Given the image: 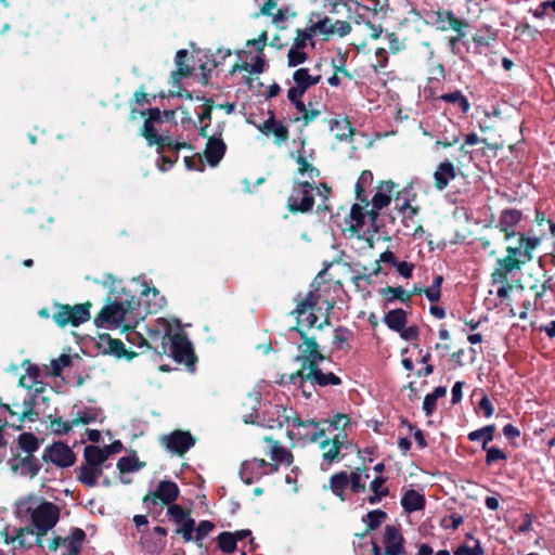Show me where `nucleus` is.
Masks as SVG:
<instances>
[{"label":"nucleus","mask_w":555,"mask_h":555,"mask_svg":"<svg viewBox=\"0 0 555 555\" xmlns=\"http://www.w3.org/2000/svg\"><path fill=\"white\" fill-rule=\"evenodd\" d=\"M276 424L279 427L292 426L293 428H304V433H298L304 438H308L311 442H318L323 437H325L326 428L322 425H328V428L333 430H340V433H345L347 427L350 425V417L347 414L337 413L333 415L331 418L323 420L321 422H315L314 420L302 421L297 417L292 409H285L275 406Z\"/></svg>","instance_id":"nucleus-1"},{"label":"nucleus","mask_w":555,"mask_h":555,"mask_svg":"<svg viewBox=\"0 0 555 555\" xmlns=\"http://www.w3.org/2000/svg\"><path fill=\"white\" fill-rule=\"evenodd\" d=\"M20 518L30 516L38 540L50 531L60 519V507L52 502L39 500L34 495L20 499L15 504Z\"/></svg>","instance_id":"nucleus-2"},{"label":"nucleus","mask_w":555,"mask_h":555,"mask_svg":"<svg viewBox=\"0 0 555 555\" xmlns=\"http://www.w3.org/2000/svg\"><path fill=\"white\" fill-rule=\"evenodd\" d=\"M23 367L25 369V374L21 376L18 385L29 390L30 393L23 400L20 420L24 421L27 418L34 421L38 417L35 406L38 404L39 396L46 390V384L40 380V369L37 365L26 360L23 362Z\"/></svg>","instance_id":"nucleus-3"},{"label":"nucleus","mask_w":555,"mask_h":555,"mask_svg":"<svg viewBox=\"0 0 555 555\" xmlns=\"http://www.w3.org/2000/svg\"><path fill=\"white\" fill-rule=\"evenodd\" d=\"M324 193L321 192L320 188H314L313 184L308 180L298 181L295 183L292 194L288 197L287 206L293 212H308L313 208L314 194L318 193L327 196L330 189L322 185Z\"/></svg>","instance_id":"nucleus-4"},{"label":"nucleus","mask_w":555,"mask_h":555,"mask_svg":"<svg viewBox=\"0 0 555 555\" xmlns=\"http://www.w3.org/2000/svg\"><path fill=\"white\" fill-rule=\"evenodd\" d=\"M320 449L322 450L321 469L327 470L333 463L344 459L345 453L343 451H350L351 443L346 433H338L332 439L322 440Z\"/></svg>","instance_id":"nucleus-5"},{"label":"nucleus","mask_w":555,"mask_h":555,"mask_svg":"<svg viewBox=\"0 0 555 555\" xmlns=\"http://www.w3.org/2000/svg\"><path fill=\"white\" fill-rule=\"evenodd\" d=\"M291 332L298 333L302 339V343L298 345L299 352L296 356V361L300 364L299 371H306L324 361L325 357L320 352L314 337H309L299 328H292Z\"/></svg>","instance_id":"nucleus-6"},{"label":"nucleus","mask_w":555,"mask_h":555,"mask_svg":"<svg viewBox=\"0 0 555 555\" xmlns=\"http://www.w3.org/2000/svg\"><path fill=\"white\" fill-rule=\"evenodd\" d=\"M55 308L53 320L61 327L66 325L79 326L90 319V304L56 305Z\"/></svg>","instance_id":"nucleus-7"},{"label":"nucleus","mask_w":555,"mask_h":555,"mask_svg":"<svg viewBox=\"0 0 555 555\" xmlns=\"http://www.w3.org/2000/svg\"><path fill=\"white\" fill-rule=\"evenodd\" d=\"M86 541V533L80 528H74L70 533L65 537H55L49 544L48 548L51 552L57 551L60 547L63 548L61 555H79Z\"/></svg>","instance_id":"nucleus-8"},{"label":"nucleus","mask_w":555,"mask_h":555,"mask_svg":"<svg viewBox=\"0 0 555 555\" xmlns=\"http://www.w3.org/2000/svg\"><path fill=\"white\" fill-rule=\"evenodd\" d=\"M276 470L278 465L262 459H253L242 464L240 476L245 483L251 485L258 481L262 476Z\"/></svg>","instance_id":"nucleus-9"},{"label":"nucleus","mask_w":555,"mask_h":555,"mask_svg":"<svg viewBox=\"0 0 555 555\" xmlns=\"http://www.w3.org/2000/svg\"><path fill=\"white\" fill-rule=\"evenodd\" d=\"M179 494L180 490L176 482L171 480H162L158 482L154 491H151L144 496L143 503L146 506L150 504L157 505L158 502L169 505L178 499Z\"/></svg>","instance_id":"nucleus-10"},{"label":"nucleus","mask_w":555,"mask_h":555,"mask_svg":"<svg viewBox=\"0 0 555 555\" xmlns=\"http://www.w3.org/2000/svg\"><path fill=\"white\" fill-rule=\"evenodd\" d=\"M518 245L507 246L506 254L522 261V266L533 259V250L541 244V238L538 236H527L525 233H518Z\"/></svg>","instance_id":"nucleus-11"},{"label":"nucleus","mask_w":555,"mask_h":555,"mask_svg":"<svg viewBox=\"0 0 555 555\" xmlns=\"http://www.w3.org/2000/svg\"><path fill=\"white\" fill-rule=\"evenodd\" d=\"M297 379H300L301 382L309 380L311 384L321 387L328 385L336 386L341 383L340 378L334 373H323L322 370L319 369V365H314L306 371H298L296 374L291 376V382L293 384H296Z\"/></svg>","instance_id":"nucleus-12"},{"label":"nucleus","mask_w":555,"mask_h":555,"mask_svg":"<svg viewBox=\"0 0 555 555\" xmlns=\"http://www.w3.org/2000/svg\"><path fill=\"white\" fill-rule=\"evenodd\" d=\"M162 441L168 451L178 455L185 454L195 444L194 437L189 431L182 430H175L164 436Z\"/></svg>","instance_id":"nucleus-13"},{"label":"nucleus","mask_w":555,"mask_h":555,"mask_svg":"<svg viewBox=\"0 0 555 555\" xmlns=\"http://www.w3.org/2000/svg\"><path fill=\"white\" fill-rule=\"evenodd\" d=\"M126 317V309L120 302H114L105 306L95 319V324L101 327L116 328L119 327Z\"/></svg>","instance_id":"nucleus-14"},{"label":"nucleus","mask_w":555,"mask_h":555,"mask_svg":"<svg viewBox=\"0 0 555 555\" xmlns=\"http://www.w3.org/2000/svg\"><path fill=\"white\" fill-rule=\"evenodd\" d=\"M44 456L59 467H69L76 461L73 450L63 442H55L47 448Z\"/></svg>","instance_id":"nucleus-15"},{"label":"nucleus","mask_w":555,"mask_h":555,"mask_svg":"<svg viewBox=\"0 0 555 555\" xmlns=\"http://www.w3.org/2000/svg\"><path fill=\"white\" fill-rule=\"evenodd\" d=\"M393 186L395 183L391 180L379 182L376 193L372 198V209L369 212L372 221L376 220L379 210L390 204Z\"/></svg>","instance_id":"nucleus-16"},{"label":"nucleus","mask_w":555,"mask_h":555,"mask_svg":"<svg viewBox=\"0 0 555 555\" xmlns=\"http://www.w3.org/2000/svg\"><path fill=\"white\" fill-rule=\"evenodd\" d=\"M10 468L16 475L34 478L40 470L39 460L34 455L13 457L9 461Z\"/></svg>","instance_id":"nucleus-17"},{"label":"nucleus","mask_w":555,"mask_h":555,"mask_svg":"<svg viewBox=\"0 0 555 555\" xmlns=\"http://www.w3.org/2000/svg\"><path fill=\"white\" fill-rule=\"evenodd\" d=\"M317 305V296L313 292H309L306 296V298L300 301L296 309L294 310V313L297 317L298 324L306 325L308 327H312L317 321L318 318L313 313V307Z\"/></svg>","instance_id":"nucleus-18"},{"label":"nucleus","mask_w":555,"mask_h":555,"mask_svg":"<svg viewBox=\"0 0 555 555\" xmlns=\"http://www.w3.org/2000/svg\"><path fill=\"white\" fill-rule=\"evenodd\" d=\"M522 220V212L515 208H508L502 210L498 228L504 233L505 240L508 241L514 236H517L515 229L517 224Z\"/></svg>","instance_id":"nucleus-19"},{"label":"nucleus","mask_w":555,"mask_h":555,"mask_svg":"<svg viewBox=\"0 0 555 555\" xmlns=\"http://www.w3.org/2000/svg\"><path fill=\"white\" fill-rule=\"evenodd\" d=\"M166 338L170 344L169 351L171 357L177 362H188L193 354L190 341L180 334H175L172 336L166 335L164 336V340Z\"/></svg>","instance_id":"nucleus-20"},{"label":"nucleus","mask_w":555,"mask_h":555,"mask_svg":"<svg viewBox=\"0 0 555 555\" xmlns=\"http://www.w3.org/2000/svg\"><path fill=\"white\" fill-rule=\"evenodd\" d=\"M521 266L522 261L514 258L509 254H506L503 258H499L491 273L492 283L507 281L508 274L513 271L520 270Z\"/></svg>","instance_id":"nucleus-21"},{"label":"nucleus","mask_w":555,"mask_h":555,"mask_svg":"<svg viewBox=\"0 0 555 555\" xmlns=\"http://www.w3.org/2000/svg\"><path fill=\"white\" fill-rule=\"evenodd\" d=\"M384 547L386 555H403L404 539L400 529L395 526H386L384 530Z\"/></svg>","instance_id":"nucleus-22"},{"label":"nucleus","mask_w":555,"mask_h":555,"mask_svg":"<svg viewBox=\"0 0 555 555\" xmlns=\"http://www.w3.org/2000/svg\"><path fill=\"white\" fill-rule=\"evenodd\" d=\"M258 129L266 135H274L275 143L278 144H282L288 139L287 127L284 126L281 121L276 120L273 114H271L268 119L259 125Z\"/></svg>","instance_id":"nucleus-23"},{"label":"nucleus","mask_w":555,"mask_h":555,"mask_svg":"<svg viewBox=\"0 0 555 555\" xmlns=\"http://www.w3.org/2000/svg\"><path fill=\"white\" fill-rule=\"evenodd\" d=\"M428 22L434 25L440 31H448L454 28V24L457 21V16L450 10H438L430 12L428 15Z\"/></svg>","instance_id":"nucleus-24"},{"label":"nucleus","mask_w":555,"mask_h":555,"mask_svg":"<svg viewBox=\"0 0 555 555\" xmlns=\"http://www.w3.org/2000/svg\"><path fill=\"white\" fill-rule=\"evenodd\" d=\"M455 167L450 160L440 163L434 172L436 189L439 191L444 190L449 182L455 178Z\"/></svg>","instance_id":"nucleus-25"},{"label":"nucleus","mask_w":555,"mask_h":555,"mask_svg":"<svg viewBox=\"0 0 555 555\" xmlns=\"http://www.w3.org/2000/svg\"><path fill=\"white\" fill-rule=\"evenodd\" d=\"M498 35L494 29L488 25L479 27L473 36V42L475 44V52L482 53L485 49L491 47L496 41Z\"/></svg>","instance_id":"nucleus-26"},{"label":"nucleus","mask_w":555,"mask_h":555,"mask_svg":"<svg viewBox=\"0 0 555 555\" xmlns=\"http://www.w3.org/2000/svg\"><path fill=\"white\" fill-rule=\"evenodd\" d=\"M308 27H309V31H312V35L314 37H317V36L328 37V36L334 35L333 20L327 16L320 17V14H318V13H312L310 15Z\"/></svg>","instance_id":"nucleus-27"},{"label":"nucleus","mask_w":555,"mask_h":555,"mask_svg":"<svg viewBox=\"0 0 555 555\" xmlns=\"http://www.w3.org/2000/svg\"><path fill=\"white\" fill-rule=\"evenodd\" d=\"M225 153V144L220 138L211 137L208 139L205 157L211 166H216Z\"/></svg>","instance_id":"nucleus-28"},{"label":"nucleus","mask_w":555,"mask_h":555,"mask_svg":"<svg viewBox=\"0 0 555 555\" xmlns=\"http://www.w3.org/2000/svg\"><path fill=\"white\" fill-rule=\"evenodd\" d=\"M102 473L103 467L85 463L78 469V480L88 487H94Z\"/></svg>","instance_id":"nucleus-29"},{"label":"nucleus","mask_w":555,"mask_h":555,"mask_svg":"<svg viewBox=\"0 0 555 555\" xmlns=\"http://www.w3.org/2000/svg\"><path fill=\"white\" fill-rule=\"evenodd\" d=\"M438 100L441 102L452 104L453 106L457 107L460 112L464 115H466L470 109V103L461 90H454L449 93H443L438 96Z\"/></svg>","instance_id":"nucleus-30"},{"label":"nucleus","mask_w":555,"mask_h":555,"mask_svg":"<svg viewBox=\"0 0 555 555\" xmlns=\"http://www.w3.org/2000/svg\"><path fill=\"white\" fill-rule=\"evenodd\" d=\"M330 129L335 133V137L339 141H347L352 139L353 129L351 128L350 121L346 117L331 119Z\"/></svg>","instance_id":"nucleus-31"},{"label":"nucleus","mask_w":555,"mask_h":555,"mask_svg":"<svg viewBox=\"0 0 555 555\" xmlns=\"http://www.w3.org/2000/svg\"><path fill=\"white\" fill-rule=\"evenodd\" d=\"M401 505L405 512L413 513L424 508L425 499L418 491L411 489L403 494Z\"/></svg>","instance_id":"nucleus-32"},{"label":"nucleus","mask_w":555,"mask_h":555,"mask_svg":"<svg viewBox=\"0 0 555 555\" xmlns=\"http://www.w3.org/2000/svg\"><path fill=\"white\" fill-rule=\"evenodd\" d=\"M152 534H154L156 537V541L155 542H152L150 540V533L146 532V534H143L141 537V543L143 545V547L147 551V552H157L158 550H160L164 545V539L165 537L167 535V531L164 527H160V526H156L153 528V531H152Z\"/></svg>","instance_id":"nucleus-33"},{"label":"nucleus","mask_w":555,"mask_h":555,"mask_svg":"<svg viewBox=\"0 0 555 555\" xmlns=\"http://www.w3.org/2000/svg\"><path fill=\"white\" fill-rule=\"evenodd\" d=\"M266 440L271 443L270 456L272 461L286 465H291L293 463L294 457L288 449L270 438H266Z\"/></svg>","instance_id":"nucleus-34"},{"label":"nucleus","mask_w":555,"mask_h":555,"mask_svg":"<svg viewBox=\"0 0 555 555\" xmlns=\"http://www.w3.org/2000/svg\"><path fill=\"white\" fill-rule=\"evenodd\" d=\"M86 463L102 467L103 463L108 459V451L96 446H87L83 450Z\"/></svg>","instance_id":"nucleus-35"},{"label":"nucleus","mask_w":555,"mask_h":555,"mask_svg":"<svg viewBox=\"0 0 555 555\" xmlns=\"http://www.w3.org/2000/svg\"><path fill=\"white\" fill-rule=\"evenodd\" d=\"M384 323L392 331H402L406 324V313L402 309L390 310L384 317Z\"/></svg>","instance_id":"nucleus-36"},{"label":"nucleus","mask_w":555,"mask_h":555,"mask_svg":"<svg viewBox=\"0 0 555 555\" xmlns=\"http://www.w3.org/2000/svg\"><path fill=\"white\" fill-rule=\"evenodd\" d=\"M373 183V173L370 170H364L360 175L357 183H356V197L361 203L365 204V207L369 205L367 196L365 194V190L370 188Z\"/></svg>","instance_id":"nucleus-37"},{"label":"nucleus","mask_w":555,"mask_h":555,"mask_svg":"<svg viewBox=\"0 0 555 555\" xmlns=\"http://www.w3.org/2000/svg\"><path fill=\"white\" fill-rule=\"evenodd\" d=\"M293 79L295 81V85L299 86L305 90H308V88L317 85L320 81L321 76H311L307 68H299L294 73Z\"/></svg>","instance_id":"nucleus-38"},{"label":"nucleus","mask_w":555,"mask_h":555,"mask_svg":"<svg viewBox=\"0 0 555 555\" xmlns=\"http://www.w3.org/2000/svg\"><path fill=\"white\" fill-rule=\"evenodd\" d=\"M370 211H365V207L360 204H353L350 209L348 223L353 231H359L363 224L365 216L369 215Z\"/></svg>","instance_id":"nucleus-39"},{"label":"nucleus","mask_w":555,"mask_h":555,"mask_svg":"<svg viewBox=\"0 0 555 555\" xmlns=\"http://www.w3.org/2000/svg\"><path fill=\"white\" fill-rule=\"evenodd\" d=\"M386 479L383 477H376L371 482V490L373 494L369 495L367 502L370 504H376L382 501L383 498L388 495V489L385 487Z\"/></svg>","instance_id":"nucleus-40"},{"label":"nucleus","mask_w":555,"mask_h":555,"mask_svg":"<svg viewBox=\"0 0 555 555\" xmlns=\"http://www.w3.org/2000/svg\"><path fill=\"white\" fill-rule=\"evenodd\" d=\"M349 476V488L352 492L359 493L363 492L365 490V485L367 479L370 478V475L366 470H361L357 468L356 470L351 472Z\"/></svg>","instance_id":"nucleus-41"},{"label":"nucleus","mask_w":555,"mask_h":555,"mask_svg":"<svg viewBox=\"0 0 555 555\" xmlns=\"http://www.w3.org/2000/svg\"><path fill=\"white\" fill-rule=\"evenodd\" d=\"M296 13L288 7L279 8L273 15H271L272 24L279 29H285L291 18L295 17Z\"/></svg>","instance_id":"nucleus-42"},{"label":"nucleus","mask_w":555,"mask_h":555,"mask_svg":"<svg viewBox=\"0 0 555 555\" xmlns=\"http://www.w3.org/2000/svg\"><path fill=\"white\" fill-rule=\"evenodd\" d=\"M99 412L92 408H86L83 410H78L74 415L72 414V424L76 426L79 425H88L98 420Z\"/></svg>","instance_id":"nucleus-43"},{"label":"nucleus","mask_w":555,"mask_h":555,"mask_svg":"<svg viewBox=\"0 0 555 555\" xmlns=\"http://www.w3.org/2000/svg\"><path fill=\"white\" fill-rule=\"evenodd\" d=\"M495 430L494 425H487L482 428H479L477 430L470 431L468 434V439L470 441H481L482 442V449H486L488 443L493 440V434Z\"/></svg>","instance_id":"nucleus-44"},{"label":"nucleus","mask_w":555,"mask_h":555,"mask_svg":"<svg viewBox=\"0 0 555 555\" xmlns=\"http://www.w3.org/2000/svg\"><path fill=\"white\" fill-rule=\"evenodd\" d=\"M297 164L298 173L302 178H307L306 180L310 181L313 184L314 179L318 178L320 175L319 170L301 155L297 157Z\"/></svg>","instance_id":"nucleus-45"},{"label":"nucleus","mask_w":555,"mask_h":555,"mask_svg":"<svg viewBox=\"0 0 555 555\" xmlns=\"http://www.w3.org/2000/svg\"><path fill=\"white\" fill-rule=\"evenodd\" d=\"M266 62L263 54H257L253 63H244L242 65H235L233 72L245 70L249 74H261L264 70Z\"/></svg>","instance_id":"nucleus-46"},{"label":"nucleus","mask_w":555,"mask_h":555,"mask_svg":"<svg viewBox=\"0 0 555 555\" xmlns=\"http://www.w3.org/2000/svg\"><path fill=\"white\" fill-rule=\"evenodd\" d=\"M387 518V514L382 509H374L362 517V521L367 526V530L377 529Z\"/></svg>","instance_id":"nucleus-47"},{"label":"nucleus","mask_w":555,"mask_h":555,"mask_svg":"<svg viewBox=\"0 0 555 555\" xmlns=\"http://www.w3.org/2000/svg\"><path fill=\"white\" fill-rule=\"evenodd\" d=\"M349 487V476L341 472L331 477V488L335 495L343 496L344 491Z\"/></svg>","instance_id":"nucleus-48"},{"label":"nucleus","mask_w":555,"mask_h":555,"mask_svg":"<svg viewBox=\"0 0 555 555\" xmlns=\"http://www.w3.org/2000/svg\"><path fill=\"white\" fill-rule=\"evenodd\" d=\"M18 446L27 455H33L38 450L39 442L31 433H23L18 437Z\"/></svg>","instance_id":"nucleus-49"},{"label":"nucleus","mask_w":555,"mask_h":555,"mask_svg":"<svg viewBox=\"0 0 555 555\" xmlns=\"http://www.w3.org/2000/svg\"><path fill=\"white\" fill-rule=\"evenodd\" d=\"M186 50H179L176 54L175 62L177 65V70L171 75L175 81H179L181 77H185L190 74V67L183 63V60L186 57Z\"/></svg>","instance_id":"nucleus-50"},{"label":"nucleus","mask_w":555,"mask_h":555,"mask_svg":"<svg viewBox=\"0 0 555 555\" xmlns=\"http://www.w3.org/2000/svg\"><path fill=\"white\" fill-rule=\"evenodd\" d=\"M550 11L555 13V0H546L541 2L535 9H531L530 13L538 20H543L545 17L553 20Z\"/></svg>","instance_id":"nucleus-51"},{"label":"nucleus","mask_w":555,"mask_h":555,"mask_svg":"<svg viewBox=\"0 0 555 555\" xmlns=\"http://www.w3.org/2000/svg\"><path fill=\"white\" fill-rule=\"evenodd\" d=\"M219 548L224 553H233L236 548V542L232 532L223 531L217 537Z\"/></svg>","instance_id":"nucleus-52"},{"label":"nucleus","mask_w":555,"mask_h":555,"mask_svg":"<svg viewBox=\"0 0 555 555\" xmlns=\"http://www.w3.org/2000/svg\"><path fill=\"white\" fill-rule=\"evenodd\" d=\"M34 530L29 528H20L16 530L15 534L12 537H9L7 534L5 542L12 543L17 542L21 547H30L31 543L26 541V537L33 535Z\"/></svg>","instance_id":"nucleus-53"},{"label":"nucleus","mask_w":555,"mask_h":555,"mask_svg":"<svg viewBox=\"0 0 555 555\" xmlns=\"http://www.w3.org/2000/svg\"><path fill=\"white\" fill-rule=\"evenodd\" d=\"M73 427L75 425L72 424V418L64 421L62 417H54L50 421V429L56 435H66Z\"/></svg>","instance_id":"nucleus-54"},{"label":"nucleus","mask_w":555,"mask_h":555,"mask_svg":"<svg viewBox=\"0 0 555 555\" xmlns=\"http://www.w3.org/2000/svg\"><path fill=\"white\" fill-rule=\"evenodd\" d=\"M306 91L307 90L300 88L297 85H295L294 87H291L287 91L288 100L295 105V107L298 112L305 111V103L301 101V98Z\"/></svg>","instance_id":"nucleus-55"},{"label":"nucleus","mask_w":555,"mask_h":555,"mask_svg":"<svg viewBox=\"0 0 555 555\" xmlns=\"http://www.w3.org/2000/svg\"><path fill=\"white\" fill-rule=\"evenodd\" d=\"M353 13H354V22L357 24L364 23V24L369 25L371 23L370 14L375 15L376 9L371 10L370 8L357 2L353 8Z\"/></svg>","instance_id":"nucleus-56"},{"label":"nucleus","mask_w":555,"mask_h":555,"mask_svg":"<svg viewBox=\"0 0 555 555\" xmlns=\"http://www.w3.org/2000/svg\"><path fill=\"white\" fill-rule=\"evenodd\" d=\"M143 296L146 297L147 300H150L151 296L155 299L153 305L149 304L150 313H156L166 304L165 298L159 296V293L156 288H147L146 291L143 292Z\"/></svg>","instance_id":"nucleus-57"},{"label":"nucleus","mask_w":555,"mask_h":555,"mask_svg":"<svg viewBox=\"0 0 555 555\" xmlns=\"http://www.w3.org/2000/svg\"><path fill=\"white\" fill-rule=\"evenodd\" d=\"M442 281L441 275H436L433 284L425 289V295L430 302H436L440 299Z\"/></svg>","instance_id":"nucleus-58"},{"label":"nucleus","mask_w":555,"mask_h":555,"mask_svg":"<svg viewBox=\"0 0 555 555\" xmlns=\"http://www.w3.org/2000/svg\"><path fill=\"white\" fill-rule=\"evenodd\" d=\"M313 38H314V36L312 35V31H309V27L308 26L305 29H298L297 30V36H296V38L294 40V43H293L292 48L305 50V48L307 47L308 41H312ZM311 46L313 47L314 43L311 42Z\"/></svg>","instance_id":"nucleus-59"},{"label":"nucleus","mask_w":555,"mask_h":555,"mask_svg":"<svg viewBox=\"0 0 555 555\" xmlns=\"http://www.w3.org/2000/svg\"><path fill=\"white\" fill-rule=\"evenodd\" d=\"M351 336H352V333L349 330H347L345 327H337L334 331L333 345L336 348L341 349L343 346L348 343V340L351 338Z\"/></svg>","instance_id":"nucleus-60"},{"label":"nucleus","mask_w":555,"mask_h":555,"mask_svg":"<svg viewBox=\"0 0 555 555\" xmlns=\"http://www.w3.org/2000/svg\"><path fill=\"white\" fill-rule=\"evenodd\" d=\"M288 65L295 67L299 64H302L307 60V53L302 49L292 48L287 53Z\"/></svg>","instance_id":"nucleus-61"},{"label":"nucleus","mask_w":555,"mask_h":555,"mask_svg":"<svg viewBox=\"0 0 555 555\" xmlns=\"http://www.w3.org/2000/svg\"><path fill=\"white\" fill-rule=\"evenodd\" d=\"M483 450L487 452V455H486L487 465H491L496 461H506L507 460V455L505 454V452H503L501 449H499L496 447L489 448L487 446L486 449H483Z\"/></svg>","instance_id":"nucleus-62"},{"label":"nucleus","mask_w":555,"mask_h":555,"mask_svg":"<svg viewBox=\"0 0 555 555\" xmlns=\"http://www.w3.org/2000/svg\"><path fill=\"white\" fill-rule=\"evenodd\" d=\"M117 467L121 473H130L139 469L138 460L130 456H122L117 462Z\"/></svg>","instance_id":"nucleus-63"},{"label":"nucleus","mask_w":555,"mask_h":555,"mask_svg":"<svg viewBox=\"0 0 555 555\" xmlns=\"http://www.w3.org/2000/svg\"><path fill=\"white\" fill-rule=\"evenodd\" d=\"M454 555H483V550L479 543L476 542L475 546L470 547L468 545H460L455 551Z\"/></svg>","instance_id":"nucleus-64"}]
</instances>
